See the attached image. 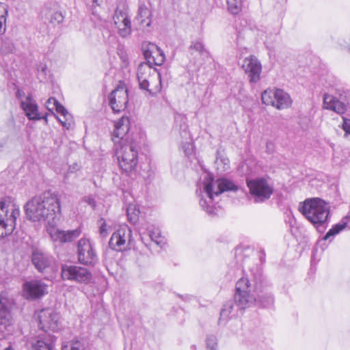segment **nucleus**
I'll return each mask as SVG.
<instances>
[{
  "label": "nucleus",
  "instance_id": "obj_1",
  "mask_svg": "<svg viewBox=\"0 0 350 350\" xmlns=\"http://www.w3.org/2000/svg\"><path fill=\"white\" fill-rule=\"evenodd\" d=\"M24 209L28 220L46 221L49 225L55 224L61 215L59 199L51 191L33 197L25 204Z\"/></svg>",
  "mask_w": 350,
  "mask_h": 350
},
{
  "label": "nucleus",
  "instance_id": "obj_2",
  "mask_svg": "<svg viewBox=\"0 0 350 350\" xmlns=\"http://www.w3.org/2000/svg\"><path fill=\"white\" fill-rule=\"evenodd\" d=\"M253 283L247 277H242L236 283L235 286V301L241 309H245L253 304L267 308L273 304L274 299L269 293L261 292L260 294L255 295L252 293V291H257L258 282L260 281V273L253 274Z\"/></svg>",
  "mask_w": 350,
  "mask_h": 350
},
{
  "label": "nucleus",
  "instance_id": "obj_3",
  "mask_svg": "<svg viewBox=\"0 0 350 350\" xmlns=\"http://www.w3.org/2000/svg\"><path fill=\"white\" fill-rule=\"evenodd\" d=\"M299 211L319 232L324 231L330 214L328 203L318 198H308L299 203Z\"/></svg>",
  "mask_w": 350,
  "mask_h": 350
},
{
  "label": "nucleus",
  "instance_id": "obj_4",
  "mask_svg": "<svg viewBox=\"0 0 350 350\" xmlns=\"http://www.w3.org/2000/svg\"><path fill=\"white\" fill-rule=\"evenodd\" d=\"M238 187L232 181L226 178L217 179L215 182L211 177H208L204 183V191L206 193L209 201L200 199L201 207L209 215L214 213V207L211 204L214 196H219L228 191H237Z\"/></svg>",
  "mask_w": 350,
  "mask_h": 350
},
{
  "label": "nucleus",
  "instance_id": "obj_5",
  "mask_svg": "<svg viewBox=\"0 0 350 350\" xmlns=\"http://www.w3.org/2000/svg\"><path fill=\"white\" fill-rule=\"evenodd\" d=\"M137 75L141 89L148 92L152 96L160 92L162 88L161 75L157 68H152L148 62H142L138 66Z\"/></svg>",
  "mask_w": 350,
  "mask_h": 350
},
{
  "label": "nucleus",
  "instance_id": "obj_6",
  "mask_svg": "<svg viewBox=\"0 0 350 350\" xmlns=\"http://www.w3.org/2000/svg\"><path fill=\"white\" fill-rule=\"evenodd\" d=\"M20 215L19 208L15 204L0 201V237L11 234L16 228V219Z\"/></svg>",
  "mask_w": 350,
  "mask_h": 350
},
{
  "label": "nucleus",
  "instance_id": "obj_7",
  "mask_svg": "<svg viewBox=\"0 0 350 350\" xmlns=\"http://www.w3.org/2000/svg\"><path fill=\"white\" fill-rule=\"evenodd\" d=\"M120 167L123 172H129L135 169L138 163V151L133 144L120 143L116 151Z\"/></svg>",
  "mask_w": 350,
  "mask_h": 350
},
{
  "label": "nucleus",
  "instance_id": "obj_8",
  "mask_svg": "<svg viewBox=\"0 0 350 350\" xmlns=\"http://www.w3.org/2000/svg\"><path fill=\"white\" fill-rule=\"evenodd\" d=\"M250 193L256 203L262 202L270 198L273 192V187L264 178L247 179Z\"/></svg>",
  "mask_w": 350,
  "mask_h": 350
},
{
  "label": "nucleus",
  "instance_id": "obj_9",
  "mask_svg": "<svg viewBox=\"0 0 350 350\" xmlns=\"http://www.w3.org/2000/svg\"><path fill=\"white\" fill-rule=\"evenodd\" d=\"M262 103L271 105L278 109L288 108L291 104L289 95L280 89H267L261 94Z\"/></svg>",
  "mask_w": 350,
  "mask_h": 350
},
{
  "label": "nucleus",
  "instance_id": "obj_10",
  "mask_svg": "<svg viewBox=\"0 0 350 350\" xmlns=\"http://www.w3.org/2000/svg\"><path fill=\"white\" fill-rule=\"evenodd\" d=\"M61 276L64 280L88 284L92 279V273L86 268L77 265L62 266Z\"/></svg>",
  "mask_w": 350,
  "mask_h": 350
},
{
  "label": "nucleus",
  "instance_id": "obj_11",
  "mask_svg": "<svg viewBox=\"0 0 350 350\" xmlns=\"http://www.w3.org/2000/svg\"><path fill=\"white\" fill-rule=\"evenodd\" d=\"M132 240V231L126 226H121L111 235L109 241V247L116 251H122L129 247Z\"/></svg>",
  "mask_w": 350,
  "mask_h": 350
},
{
  "label": "nucleus",
  "instance_id": "obj_12",
  "mask_svg": "<svg viewBox=\"0 0 350 350\" xmlns=\"http://www.w3.org/2000/svg\"><path fill=\"white\" fill-rule=\"evenodd\" d=\"M78 260L81 264L94 265L98 257L94 244L88 239H81L77 244Z\"/></svg>",
  "mask_w": 350,
  "mask_h": 350
},
{
  "label": "nucleus",
  "instance_id": "obj_13",
  "mask_svg": "<svg viewBox=\"0 0 350 350\" xmlns=\"http://www.w3.org/2000/svg\"><path fill=\"white\" fill-rule=\"evenodd\" d=\"M109 105L114 113L124 111L129 102L128 90L124 84H120L109 96Z\"/></svg>",
  "mask_w": 350,
  "mask_h": 350
},
{
  "label": "nucleus",
  "instance_id": "obj_14",
  "mask_svg": "<svg viewBox=\"0 0 350 350\" xmlns=\"http://www.w3.org/2000/svg\"><path fill=\"white\" fill-rule=\"evenodd\" d=\"M39 328L46 332H56L59 329V314L53 309L46 308L40 310L38 314Z\"/></svg>",
  "mask_w": 350,
  "mask_h": 350
},
{
  "label": "nucleus",
  "instance_id": "obj_15",
  "mask_svg": "<svg viewBox=\"0 0 350 350\" xmlns=\"http://www.w3.org/2000/svg\"><path fill=\"white\" fill-rule=\"evenodd\" d=\"M143 55L150 65L161 66L165 60L163 51L155 44L144 43L142 46Z\"/></svg>",
  "mask_w": 350,
  "mask_h": 350
},
{
  "label": "nucleus",
  "instance_id": "obj_16",
  "mask_svg": "<svg viewBox=\"0 0 350 350\" xmlns=\"http://www.w3.org/2000/svg\"><path fill=\"white\" fill-rule=\"evenodd\" d=\"M242 68L250 83H256L260 79L262 66L258 59L254 55L245 57L242 64Z\"/></svg>",
  "mask_w": 350,
  "mask_h": 350
},
{
  "label": "nucleus",
  "instance_id": "obj_17",
  "mask_svg": "<svg viewBox=\"0 0 350 350\" xmlns=\"http://www.w3.org/2000/svg\"><path fill=\"white\" fill-rule=\"evenodd\" d=\"M23 291L27 299H36L48 293V286L42 280H31L23 284Z\"/></svg>",
  "mask_w": 350,
  "mask_h": 350
},
{
  "label": "nucleus",
  "instance_id": "obj_18",
  "mask_svg": "<svg viewBox=\"0 0 350 350\" xmlns=\"http://www.w3.org/2000/svg\"><path fill=\"white\" fill-rule=\"evenodd\" d=\"M31 262L39 272H44L54 262L52 256L39 250H35L31 254Z\"/></svg>",
  "mask_w": 350,
  "mask_h": 350
},
{
  "label": "nucleus",
  "instance_id": "obj_19",
  "mask_svg": "<svg viewBox=\"0 0 350 350\" xmlns=\"http://www.w3.org/2000/svg\"><path fill=\"white\" fill-rule=\"evenodd\" d=\"M81 233V230L79 228L72 230L52 229L50 231V236L54 242L66 243L75 240L80 236Z\"/></svg>",
  "mask_w": 350,
  "mask_h": 350
},
{
  "label": "nucleus",
  "instance_id": "obj_20",
  "mask_svg": "<svg viewBox=\"0 0 350 350\" xmlns=\"http://www.w3.org/2000/svg\"><path fill=\"white\" fill-rule=\"evenodd\" d=\"M323 104L325 109L334 111L338 114H343L347 110L345 102L328 94H324Z\"/></svg>",
  "mask_w": 350,
  "mask_h": 350
},
{
  "label": "nucleus",
  "instance_id": "obj_21",
  "mask_svg": "<svg viewBox=\"0 0 350 350\" xmlns=\"http://www.w3.org/2000/svg\"><path fill=\"white\" fill-rule=\"evenodd\" d=\"M21 106L29 120H35L42 118L38 112V105L31 95H29L25 100L21 102Z\"/></svg>",
  "mask_w": 350,
  "mask_h": 350
},
{
  "label": "nucleus",
  "instance_id": "obj_22",
  "mask_svg": "<svg viewBox=\"0 0 350 350\" xmlns=\"http://www.w3.org/2000/svg\"><path fill=\"white\" fill-rule=\"evenodd\" d=\"M53 103V105L54 106L56 111L58 113L61 114L64 118V120H62L61 118H58L59 121L61 122V124H62V126L68 129L70 127V122H68V118H67V116H70L68 112L65 109V107L63 105H62L54 97L49 98L46 103V107L49 111L53 110V108H51L49 107L50 103Z\"/></svg>",
  "mask_w": 350,
  "mask_h": 350
},
{
  "label": "nucleus",
  "instance_id": "obj_23",
  "mask_svg": "<svg viewBox=\"0 0 350 350\" xmlns=\"http://www.w3.org/2000/svg\"><path fill=\"white\" fill-rule=\"evenodd\" d=\"M130 121L128 117L122 116L118 122L115 123V128L112 133V137L120 139L123 143V137L129 130Z\"/></svg>",
  "mask_w": 350,
  "mask_h": 350
},
{
  "label": "nucleus",
  "instance_id": "obj_24",
  "mask_svg": "<svg viewBox=\"0 0 350 350\" xmlns=\"http://www.w3.org/2000/svg\"><path fill=\"white\" fill-rule=\"evenodd\" d=\"M151 11L144 4H141L138 8L135 21L141 25L150 27L151 25Z\"/></svg>",
  "mask_w": 350,
  "mask_h": 350
},
{
  "label": "nucleus",
  "instance_id": "obj_25",
  "mask_svg": "<svg viewBox=\"0 0 350 350\" xmlns=\"http://www.w3.org/2000/svg\"><path fill=\"white\" fill-rule=\"evenodd\" d=\"M121 22L116 25L120 36L124 38L131 33V23L128 16L122 15Z\"/></svg>",
  "mask_w": 350,
  "mask_h": 350
},
{
  "label": "nucleus",
  "instance_id": "obj_26",
  "mask_svg": "<svg viewBox=\"0 0 350 350\" xmlns=\"http://www.w3.org/2000/svg\"><path fill=\"white\" fill-rule=\"evenodd\" d=\"M235 306L241 310H244V309H241L240 307L237 305L235 300L234 301H232V300L228 301L226 303H225L224 304L223 308L221 310L220 318H219V321L220 322L222 319H224V320L227 319L229 317L230 314L232 312Z\"/></svg>",
  "mask_w": 350,
  "mask_h": 350
},
{
  "label": "nucleus",
  "instance_id": "obj_27",
  "mask_svg": "<svg viewBox=\"0 0 350 350\" xmlns=\"http://www.w3.org/2000/svg\"><path fill=\"white\" fill-rule=\"evenodd\" d=\"M349 218L346 217L345 218H343L340 222L338 224H336L332 226V228L326 233L325 237H323L324 240H327L329 239L332 237H334L338 234L340 231H342L343 229H345L347 226V220Z\"/></svg>",
  "mask_w": 350,
  "mask_h": 350
},
{
  "label": "nucleus",
  "instance_id": "obj_28",
  "mask_svg": "<svg viewBox=\"0 0 350 350\" xmlns=\"http://www.w3.org/2000/svg\"><path fill=\"white\" fill-rule=\"evenodd\" d=\"M215 165L217 170L221 173L228 170L230 168L229 159L222 155H220L219 152H217Z\"/></svg>",
  "mask_w": 350,
  "mask_h": 350
},
{
  "label": "nucleus",
  "instance_id": "obj_29",
  "mask_svg": "<svg viewBox=\"0 0 350 350\" xmlns=\"http://www.w3.org/2000/svg\"><path fill=\"white\" fill-rule=\"evenodd\" d=\"M12 325L10 309H0V325H4L8 329Z\"/></svg>",
  "mask_w": 350,
  "mask_h": 350
},
{
  "label": "nucleus",
  "instance_id": "obj_30",
  "mask_svg": "<svg viewBox=\"0 0 350 350\" xmlns=\"http://www.w3.org/2000/svg\"><path fill=\"white\" fill-rule=\"evenodd\" d=\"M189 49L191 51H195L203 57H206L208 55V52L204 48L203 43L200 40L192 41L190 44Z\"/></svg>",
  "mask_w": 350,
  "mask_h": 350
},
{
  "label": "nucleus",
  "instance_id": "obj_31",
  "mask_svg": "<svg viewBox=\"0 0 350 350\" xmlns=\"http://www.w3.org/2000/svg\"><path fill=\"white\" fill-rule=\"evenodd\" d=\"M84 343L79 340H73L62 345V350H84Z\"/></svg>",
  "mask_w": 350,
  "mask_h": 350
},
{
  "label": "nucleus",
  "instance_id": "obj_32",
  "mask_svg": "<svg viewBox=\"0 0 350 350\" xmlns=\"http://www.w3.org/2000/svg\"><path fill=\"white\" fill-rule=\"evenodd\" d=\"M228 9L232 14H238L242 9L243 0H226Z\"/></svg>",
  "mask_w": 350,
  "mask_h": 350
},
{
  "label": "nucleus",
  "instance_id": "obj_33",
  "mask_svg": "<svg viewBox=\"0 0 350 350\" xmlns=\"http://www.w3.org/2000/svg\"><path fill=\"white\" fill-rule=\"evenodd\" d=\"M127 217L131 223L135 224L138 219L139 210L135 205L129 204L126 209Z\"/></svg>",
  "mask_w": 350,
  "mask_h": 350
},
{
  "label": "nucleus",
  "instance_id": "obj_34",
  "mask_svg": "<svg viewBox=\"0 0 350 350\" xmlns=\"http://www.w3.org/2000/svg\"><path fill=\"white\" fill-rule=\"evenodd\" d=\"M52 342H48L42 340H38L35 343L32 344L31 350H52Z\"/></svg>",
  "mask_w": 350,
  "mask_h": 350
},
{
  "label": "nucleus",
  "instance_id": "obj_35",
  "mask_svg": "<svg viewBox=\"0 0 350 350\" xmlns=\"http://www.w3.org/2000/svg\"><path fill=\"white\" fill-rule=\"evenodd\" d=\"M7 15L8 10L6 5L3 3H0V34L4 33L5 30L3 25L5 24Z\"/></svg>",
  "mask_w": 350,
  "mask_h": 350
},
{
  "label": "nucleus",
  "instance_id": "obj_36",
  "mask_svg": "<svg viewBox=\"0 0 350 350\" xmlns=\"http://www.w3.org/2000/svg\"><path fill=\"white\" fill-rule=\"evenodd\" d=\"M188 139L189 141L185 142L182 144V149L187 156H190L193 152V144L191 142V136L189 133L188 132Z\"/></svg>",
  "mask_w": 350,
  "mask_h": 350
},
{
  "label": "nucleus",
  "instance_id": "obj_37",
  "mask_svg": "<svg viewBox=\"0 0 350 350\" xmlns=\"http://www.w3.org/2000/svg\"><path fill=\"white\" fill-rule=\"evenodd\" d=\"M206 348L208 350H217V339L215 336L213 334L208 335L206 340Z\"/></svg>",
  "mask_w": 350,
  "mask_h": 350
},
{
  "label": "nucleus",
  "instance_id": "obj_38",
  "mask_svg": "<svg viewBox=\"0 0 350 350\" xmlns=\"http://www.w3.org/2000/svg\"><path fill=\"white\" fill-rule=\"evenodd\" d=\"M64 20V16L61 12H54L50 18V23L53 25H58L61 23Z\"/></svg>",
  "mask_w": 350,
  "mask_h": 350
},
{
  "label": "nucleus",
  "instance_id": "obj_39",
  "mask_svg": "<svg viewBox=\"0 0 350 350\" xmlns=\"http://www.w3.org/2000/svg\"><path fill=\"white\" fill-rule=\"evenodd\" d=\"M10 303L7 297V293L2 292L0 294V309H9Z\"/></svg>",
  "mask_w": 350,
  "mask_h": 350
},
{
  "label": "nucleus",
  "instance_id": "obj_40",
  "mask_svg": "<svg viewBox=\"0 0 350 350\" xmlns=\"http://www.w3.org/2000/svg\"><path fill=\"white\" fill-rule=\"evenodd\" d=\"M99 224V233L103 237H106L108 234V229L107 228V223L105 219L100 218L98 220Z\"/></svg>",
  "mask_w": 350,
  "mask_h": 350
},
{
  "label": "nucleus",
  "instance_id": "obj_41",
  "mask_svg": "<svg viewBox=\"0 0 350 350\" xmlns=\"http://www.w3.org/2000/svg\"><path fill=\"white\" fill-rule=\"evenodd\" d=\"M150 238L152 241H154L157 245L162 246L164 243L163 238L161 237L159 233H156L154 232H150Z\"/></svg>",
  "mask_w": 350,
  "mask_h": 350
},
{
  "label": "nucleus",
  "instance_id": "obj_42",
  "mask_svg": "<svg viewBox=\"0 0 350 350\" xmlns=\"http://www.w3.org/2000/svg\"><path fill=\"white\" fill-rule=\"evenodd\" d=\"M178 120L182 122V124L180 125V129L182 130L183 133H185V135H187V125L185 122L186 118L181 115H178L175 118L176 122H177Z\"/></svg>",
  "mask_w": 350,
  "mask_h": 350
},
{
  "label": "nucleus",
  "instance_id": "obj_43",
  "mask_svg": "<svg viewBox=\"0 0 350 350\" xmlns=\"http://www.w3.org/2000/svg\"><path fill=\"white\" fill-rule=\"evenodd\" d=\"M122 15L127 16V14L124 12H122V11H120V12L116 11V12L114 16H113V21H114L115 25L120 23L121 22V18H122Z\"/></svg>",
  "mask_w": 350,
  "mask_h": 350
},
{
  "label": "nucleus",
  "instance_id": "obj_44",
  "mask_svg": "<svg viewBox=\"0 0 350 350\" xmlns=\"http://www.w3.org/2000/svg\"><path fill=\"white\" fill-rule=\"evenodd\" d=\"M13 45L11 43L4 41L2 44V50L6 53H11L13 51Z\"/></svg>",
  "mask_w": 350,
  "mask_h": 350
},
{
  "label": "nucleus",
  "instance_id": "obj_45",
  "mask_svg": "<svg viewBox=\"0 0 350 350\" xmlns=\"http://www.w3.org/2000/svg\"><path fill=\"white\" fill-rule=\"evenodd\" d=\"M83 201L91 206L92 208H95L96 201L94 198L91 196H85L83 198Z\"/></svg>",
  "mask_w": 350,
  "mask_h": 350
},
{
  "label": "nucleus",
  "instance_id": "obj_46",
  "mask_svg": "<svg viewBox=\"0 0 350 350\" xmlns=\"http://www.w3.org/2000/svg\"><path fill=\"white\" fill-rule=\"evenodd\" d=\"M343 124H342V129L345 132V134L350 135V120H347L345 118H343Z\"/></svg>",
  "mask_w": 350,
  "mask_h": 350
},
{
  "label": "nucleus",
  "instance_id": "obj_47",
  "mask_svg": "<svg viewBox=\"0 0 350 350\" xmlns=\"http://www.w3.org/2000/svg\"><path fill=\"white\" fill-rule=\"evenodd\" d=\"M46 70V66L45 65H44V66L40 65V67L38 68V75L42 79H45Z\"/></svg>",
  "mask_w": 350,
  "mask_h": 350
},
{
  "label": "nucleus",
  "instance_id": "obj_48",
  "mask_svg": "<svg viewBox=\"0 0 350 350\" xmlns=\"http://www.w3.org/2000/svg\"><path fill=\"white\" fill-rule=\"evenodd\" d=\"M24 94H25L24 92H21L20 90H18L17 92H16V96L18 98H21Z\"/></svg>",
  "mask_w": 350,
  "mask_h": 350
},
{
  "label": "nucleus",
  "instance_id": "obj_49",
  "mask_svg": "<svg viewBox=\"0 0 350 350\" xmlns=\"http://www.w3.org/2000/svg\"><path fill=\"white\" fill-rule=\"evenodd\" d=\"M156 85V82H155V80H152V82H150V86H149V88H152L155 86Z\"/></svg>",
  "mask_w": 350,
  "mask_h": 350
},
{
  "label": "nucleus",
  "instance_id": "obj_50",
  "mask_svg": "<svg viewBox=\"0 0 350 350\" xmlns=\"http://www.w3.org/2000/svg\"><path fill=\"white\" fill-rule=\"evenodd\" d=\"M5 350H14L12 347L11 345H10L9 347H6L5 349Z\"/></svg>",
  "mask_w": 350,
  "mask_h": 350
},
{
  "label": "nucleus",
  "instance_id": "obj_51",
  "mask_svg": "<svg viewBox=\"0 0 350 350\" xmlns=\"http://www.w3.org/2000/svg\"><path fill=\"white\" fill-rule=\"evenodd\" d=\"M93 3L98 5V0H92Z\"/></svg>",
  "mask_w": 350,
  "mask_h": 350
},
{
  "label": "nucleus",
  "instance_id": "obj_52",
  "mask_svg": "<svg viewBox=\"0 0 350 350\" xmlns=\"http://www.w3.org/2000/svg\"><path fill=\"white\" fill-rule=\"evenodd\" d=\"M49 107H50L51 108H53V109L55 108V107H54V106L53 105V103H50Z\"/></svg>",
  "mask_w": 350,
  "mask_h": 350
},
{
  "label": "nucleus",
  "instance_id": "obj_53",
  "mask_svg": "<svg viewBox=\"0 0 350 350\" xmlns=\"http://www.w3.org/2000/svg\"><path fill=\"white\" fill-rule=\"evenodd\" d=\"M3 148V144H0V151L2 150Z\"/></svg>",
  "mask_w": 350,
  "mask_h": 350
},
{
  "label": "nucleus",
  "instance_id": "obj_54",
  "mask_svg": "<svg viewBox=\"0 0 350 350\" xmlns=\"http://www.w3.org/2000/svg\"><path fill=\"white\" fill-rule=\"evenodd\" d=\"M115 137H113V140L114 141V142H116V140H115L114 139Z\"/></svg>",
  "mask_w": 350,
  "mask_h": 350
},
{
  "label": "nucleus",
  "instance_id": "obj_55",
  "mask_svg": "<svg viewBox=\"0 0 350 350\" xmlns=\"http://www.w3.org/2000/svg\"><path fill=\"white\" fill-rule=\"evenodd\" d=\"M348 217L350 219V214L348 215Z\"/></svg>",
  "mask_w": 350,
  "mask_h": 350
}]
</instances>
